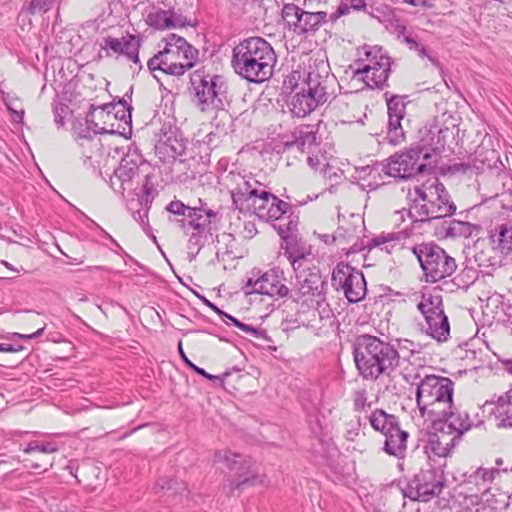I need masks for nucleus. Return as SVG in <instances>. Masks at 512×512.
I'll list each match as a JSON object with an SVG mask.
<instances>
[{"instance_id": "obj_52", "label": "nucleus", "mask_w": 512, "mask_h": 512, "mask_svg": "<svg viewBox=\"0 0 512 512\" xmlns=\"http://www.w3.org/2000/svg\"><path fill=\"white\" fill-rule=\"evenodd\" d=\"M300 13H303V9L299 8L295 4H286L282 9V14L284 20L288 23L289 26L297 25V18L300 17Z\"/></svg>"}, {"instance_id": "obj_6", "label": "nucleus", "mask_w": 512, "mask_h": 512, "mask_svg": "<svg viewBox=\"0 0 512 512\" xmlns=\"http://www.w3.org/2000/svg\"><path fill=\"white\" fill-rule=\"evenodd\" d=\"M165 46L148 60L147 66L151 72L161 71L171 76H182L194 67L199 51L187 40L174 33L163 38Z\"/></svg>"}, {"instance_id": "obj_21", "label": "nucleus", "mask_w": 512, "mask_h": 512, "mask_svg": "<svg viewBox=\"0 0 512 512\" xmlns=\"http://www.w3.org/2000/svg\"><path fill=\"white\" fill-rule=\"evenodd\" d=\"M432 421L438 422L442 428L451 433L458 441L473 426L469 414L466 411L455 410L453 403L445 417H435Z\"/></svg>"}, {"instance_id": "obj_39", "label": "nucleus", "mask_w": 512, "mask_h": 512, "mask_svg": "<svg viewBox=\"0 0 512 512\" xmlns=\"http://www.w3.org/2000/svg\"><path fill=\"white\" fill-rule=\"evenodd\" d=\"M154 489L156 493L164 492L168 495H177L184 492L187 489V486L184 482L179 481L177 478L161 477L157 480Z\"/></svg>"}, {"instance_id": "obj_26", "label": "nucleus", "mask_w": 512, "mask_h": 512, "mask_svg": "<svg viewBox=\"0 0 512 512\" xmlns=\"http://www.w3.org/2000/svg\"><path fill=\"white\" fill-rule=\"evenodd\" d=\"M492 413L498 421V426L503 428H512V388L492 400Z\"/></svg>"}, {"instance_id": "obj_55", "label": "nucleus", "mask_w": 512, "mask_h": 512, "mask_svg": "<svg viewBox=\"0 0 512 512\" xmlns=\"http://www.w3.org/2000/svg\"><path fill=\"white\" fill-rule=\"evenodd\" d=\"M5 105L8 111L12 114L13 120L16 122H22L24 117V109L21 107L19 101L12 100L10 102H5Z\"/></svg>"}, {"instance_id": "obj_15", "label": "nucleus", "mask_w": 512, "mask_h": 512, "mask_svg": "<svg viewBox=\"0 0 512 512\" xmlns=\"http://www.w3.org/2000/svg\"><path fill=\"white\" fill-rule=\"evenodd\" d=\"M443 485L444 472L441 469H422L410 481L404 495L414 501L427 502L441 493Z\"/></svg>"}, {"instance_id": "obj_42", "label": "nucleus", "mask_w": 512, "mask_h": 512, "mask_svg": "<svg viewBox=\"0 0 512 512\" xmlns=\"http://www.w3.org/2000/svg\"><path fill=\"white\" fill-rule=\"evenodd\" d=\"M496 181L501 183L503 188L508 186V191H503L500 196L503 207L512 210V171L498 173Z\"/></svg>"}, {"instance_id": "obj_16", "label": "nucleus", "mask_w": 512, "mask_h": 512, "mask_svg": "<svg viewBox=\"0 0 512 512\" xmlns=\"http://www.w3.org/2000/svg\"><path fill=\"white\" fill-rule=\"evenodd\" d=\"M414 190L421 201L430 203V211L426 215L440 219L455 212L456 206L449 200L448 192L438 179H435L429 186L415 187Z\"/></svg>"}, {"instance_id": "obj_25", "label": "nucleus", "mask_w": 512, "mask_h": 512, "mask_svg": "<svg viewBox=\"0 0 512 512\" xmlns=\"http://www.w3.org/2000/svg\"><path fill=\"white\" fill-rule=\"evenodd\" d=\"M498 159V154L494 149H485L484 147H478L475 151L473 159L467 162H459L452 165L451 169L453 172L466 173L468 171L476 170L483 171L485 167L491 168L492 162Z\"/></svg>"}, {"instance_id": "obj_61", "label": "nucleus", "mask_w": 512, "mask_h": 512, "mask_svg": "<svg viewBox=\"0 0 512 512\" xmlns=\"http://www.w3.org/2000/svg\"><path fill=\"white\" fill-rule=\"evenodd\" d=\"M151 206H141L140 209L133 213V218L143 227L148 225V213Z\"/></svg>"}, {"instance_id": "obj_32", "label": "nucleus", "mask_w": 512, "mask_h": 512, "mask_svg": "<svg viewBox=\"0 0 512 512\" xmlns=\"http://www.w3.org/2000/svg\"><path fill=\"white\" fill-rule=\"evenodd\" d=\"M354 183H356L362 191L369 189L374 190L379 186L380 169L378 166L367 164L362 167L355 168Z\"/></svg>"}, {"instance_id": "obj_18", "label": "nucleus", "mask_w": 512, "mask_h": 512, "mask_svg": "<svg viewBox=\"0 0 512 512\" xmlns=\"http://www.w3.org/2000/svg\"><path fill=\"white\" fill-rule=\"evenodd\" d=\"M388 110L387 140L392 145L401 144L405 140L404 130L401 126V120L406 113V104L404 98L398 95L385 93Z\"/></svg>"}, {"instance_id": "obj_22", "label": "nucleus", "mask_w": 512, "mask_h": 512, "mask_svg": "<svg viewBox=\"0 0 512 512\" xmlns=\"http://www.w3.org/2000/svg\"><path fill=\"white\" fill-rule=\"evenodd\" d=\"M186 145L182 139H178L176 133L169 129H161L160 138L155 145V154L162 162H170L184 154Z\"/></svg>"}, {"instance_id": "obj_9", "label": "nucleus", "mask_w": 512, "mask_h": 512, "mask_svg": "<svg viewBox=\"0 0 512 512\" xmlns=\"http://www.w3.org/2000/svg\"><path fill=\"white\" fill-rule=\"evenodd\" d=\"M153 171L152 165L143 157L137 147H129L121 158L113 175L110 176V187L117 193L124 196V193L133 192L138 195L137 190L143 177Z\"/></svg>"}, {"instance_id": "obj_4", "label": "nucleus", "mask_w": 512, "mask_h": 512, "mask_svg": "<svg viewBox=\"0 0 512 512\" xmlns=\"http://www.w3.org/2000/svg\"><path fill=\"white\" fill-rule=\"evenodd\" d=\"M398 362V351L378 337L361 334L354 339V364L364 379L376 380L389 374Z\"/></svg>"}, {"instance_id": "obj_63", "label": "nucleus", "mask_w": 512, "mask_h": 512, "mask_svg": "<svg viewBox=\"0 0 512 512\" xmlns=\"http://www.w3.org/2000/svg\"><path fill=\"white\" fill-rule=\"evenodd\" d=\"M489 294V291L487 292ZM486 297L485 299V307L489 308L490 306L498 307V304L501 303L502 295L498 294L497 292H494L492 295H484Z\"/></svg>"}, {"instance_id": "obj_12", "label": "nucleus", "mask_w": 512, "mask_h": 512, "mask_svg": "<svg viewBox=\"0 0 512 512\" xmlns=\"http://www.w3.org/2000/svg\"><path fill=\"white\" fill-rule=\"evenodd\" d=\"M215 459L217 462L223 463L232 473L225 484L228 494L232 495L235 491H242L258 481L250 457L233 453L230 450H220L216 452Z\"/></svg>"}, {"instance_id": "obj_54", "label": "nucleus", "mask_w": 512, "mask_h": 512, "mask_svg": "<svg viewBox=\"0 0 512 512\" xmlns=\"http://www.w3.org/2000/svg\"><path fill=\"white\" fill-rule=\"evenodd\" d=\"M473 229V225L468 222H454L449 228L447 233L451 236H464L467 237L471 235Z\"/></svg>"}, {"instance_id": "obj_38", "label": "nucleus", "mask_w": 512, "mask_h": 512, "mask_svg": "<svg viewBox=\"0 0 512 512\" xmlns=\"http://www.w3.org/2000/svg\"><path fill=\"white\" fill-rule=\"evenodd\" d=\"M178 352H179V355L180 357L182 358V360L184 361V363L191 369L193 370L195 373H197L198 375H201L203 376L204 378L208 379V380H211L213 381L214 383H217V384H223L224 380L230 375V372L226 371L224 372L223 374L221 375H212L208 372H206L203 368L195 365L188 357L187 355L185 354L184 350H183V346H182V341H179L178 343Z\"/></svg>"}, {"instance_id": "obj_50", "label": "nucleus", "mask_w": 512, "mask_h": 512, "mask_svg": "<svg viewBox=\"0 0 512 512\" xmlns=\"http://www.w3.org/2000/svg\"><path fill=\"white\" fill-rule=\"evenodd\" d=\"M479 273L473 267L464 268L461 273L457 276L458 282L456 283L458 288H469L474 284L475 280L478 278Z\"/></svg>"}, {"instance_id": "obj_43", "label": "nucleus", "mask_w": 512, "mask_h": 512, "mask_svg": "<svg viewBox=\"0 0 512 512\" xmlns=\"http://www.w3.org/2000/svg\"><path fill=\"white\" fill-rule=\"evenodd\" d=\"M296 294L292 295L295 301L304 298L302 305L306 304L307 307L319 306L320 302L324 300V290H295Z\"/></svg>"}, {"instance_id": "obj_5", "label": "nucleus", "mask_w": 512, "mask_h": 512, "mask_svg": "<svg viewBox=\"0 0 512 512\" xmlns=\"http://www.w3.org/2000/svg\"><path fill=\"white\" fill-rule=\"evenodd\" d=\"M166 210L183 217L177 220V224L188 237L189 249L195 248L196 252L212 241L218 231L220 217L219 213L213 209H190V206L182 201L173 200L167 205Z\"/></svg>"}, {"instance_id": "obj_30", "label": "nucleus", "mask_w": 512, "mask_h": 512, "mask_svg": "<svg viewBox=\"0 0 512 512\" xmlns=\"http://www.w3.org/2000/svg\"><path fill=\"white\" fill-rule=\"evenodd\" d=\"M448 129H441L437 126L427 128L424 127L419 130L420 136V145L417 146L419 150H424L429 152V156L431 155V151L435 152L440 150L445 143V133Z\"/></svg>"}, {"instance_id": "obj_62", "label": "nucleus", "mask_w": 512, "mask_h": 512, "mask_svg": "<svg viewBox=\"0 0 512 512\" xmlns=\"http://www.w3.org/2000/svg\"><path fill=\"white\" fill-rule=\"evenodd\" d=\"M241 331L248 333L256 338H260L263 335V331L259 330L258 328H255L253 326H250L248 324H245L243 322H240L238 327Z\"/></svg>"}, {"instance_id": "obj_40", "label": "nucleus", "mask_w": 512, "mask_h": 512, "mask_svg": "<svg viewBox=\"0 0 512 512\" xmlns=\"http://www.w3.org/2000/svg\"><path fill=\"white\" fill-rule=\"evenodd\" d=\"M497 474H499L498 469L479 467L469 475L468 482L486 489V486L493 482Z\"/></svg>"}, {"instance_id": "obj_59", "label": "nucleus", "mask_w": 512, "mask_h": 512, "mask_svg": "<svg viewBox=\"0 0 512 512\" xmlns=\"http://www.w3.org/2000/svg\"><path fill=\"white\" fill-rule=\"evenodd\" d=\"M219 113L220 111L216 112V115L212 119L211 124L216 128V133L226 135V123L230 120L231 116L229 115L227 119H221Z\"/></svg>"}, {"instance_id": "obj_11", "label": "nucleus", "mask_w": 512, "mask_h": 512, "mask_svg": "<svg viewBox=\"0 0 512 512\" xmlns=\"http://www.w3.org/2000/svg\"><path fill=\"white\" fill-rule=\"evenodd\" d=\"M413 254L418 259L427 282L435 283L452 275L456 261L444 249L433 243H423L414 246Z\"/></svg>"}, {"instance_id": "obj_37", "label": "nucleus", "mask_w": 512, "mask_h": 512, "mask_svg": "<svg viewBox=\"0 0 512 512\" xmlns=\"http://www.w3.org/2000/svg\"><path fill=\"white\" fill-rule=\"evenodd\" d=\"M331 280L335 288H352V267L348 263H339L333 270Z\"/></svg>"}, {"instance_id": "obj_10", "label": "nucleus", "mask_w": 512, "mask_h": 512, "mask_svg": "<svg viewBox=\"0 0 512 512\" xmlns=\"http://www.w3.org/2000/svg\"><path fill=\"white\" fill-rule=\"evenodd\" d=\"M231 196L233 205L241 213H254L259 218L266 214L270 203L277 200V196L254 178L242 179L232 190Z\"/></svg>"}, {"instance_id": "obj_1", "label": "nucleus", "mask_w": 512, "mask_h": 512, "mask_svg": "<svg viewBox=\"0 0 512 512\" xmlns=\"http://www.w3.org/2000/svg\"><path fill=\"white\" fill-rule=\"evenodd\" d=\"M328 64L323 61L309 65L307 70H294L283 81V90L290 94L287 105L291 113L303 118L328 100Z\"/></svg>"}, {"instance_id": "obj_41", "label": "nucleus", "mask_w": 512, "mask_h": 512, "mask_svg": "<svg viewBox=\"0 0 512 512\" xmlns=\"http://www.w3.org/2000/svg\"><path fill=\"white\" fill-rule=\"evenodd\" d=\"M236 249L237 242L232 234L223 233L220 237L217 236V256L222 254L230 259L237 258Z\"/></svg>"}, {"instance_id": "obj_64", "label": "nucleus", "mask_w": 512, "mask_h": 512, "mask_svg": "<svg viewBox=\"0 0 512 512\" xmlns=\"http://www.w3.org/2000/svg\"><path fill=\"white\" fill-rule=\"evenodd\" d=\"M366 405H367L366 392L365 391L357 392L356 397L354 399V406L357 409H364ZM368 406H370V405L368 404Z\"/></svg>"}, {"instance_id": "obj_29", "label": "nucleus", "mask_w": 512, "mask_h": 512, "mask_svg": "<svg viewBox=\"0 0 512 512\" xmlns=\"http://www.w3.org/2000/svg\"><path fill=\"white\" fill-rule=\"evenodd\" d=\"M293 137L294 141L287 143V145H295L302 152H312L321 142V137L318 136L314 126L311 125L300 126L294 131Z\"/></svg>"}, {"instance_id": "obj_31", "label": "nucleus", "mask_w": 512, "mask_h": 512, "mask_svg": "<svg viewBox=\"0 0 512 512\" xmlns=\"http://www.w3.org/2000/svg\"><path fill=\"white\" fill-rule=\"evenodd\" d=\"M351 102L352 95L350 92H341L336 95L331 102L329 113L335 124L350 123L351 120Z\"/></svg>"}, {"instance_id": "obj_8", "label": "nucleus", "mask_w": 512, "mask_h": 512, "mask_svg": "<svg viewBox=\"0 0 512 512\" xmlns=\"http://www.w3.org/2000/svg\"><path fill=\"white\" fill-rule=\"evenodd\" d=\"M390 58L377 46L364 45L354 53V80L369 88H381L388 80Z\"/></svg>"}, {"instance_id": "obj_3", "label": "nucleus", "mask_w": 512, "mask_h": 512, "mask_svg": "<svg viewBox=\"0 0 512 512\" xmlns=\"http://www.w3.org/2000/svg\"><path fill=\"white\" fill-rule=\"evenodd\" d=\"M277 63L271 44L262 37H250L237 44L232 51L234 72L250 83L269 80Z\"/></svg>"}, {"instance_id": "obj_45", "label": "nucleus", "mask_w": 512, "mask_h": 512, "mask_svg": "<svg viewBox=\"0 0 512 512\" xmlns=\"http://www.w3.org/2000/svg\"><path fill=\"white\" fill-rule=\"evenodd\" d=\"M291 209V205L279 199L275 202H271L270 206L266 209V214L263 215V219L267 220H279L284 214H286Z\"/></svg>"}, {"instance_id": "obj_7", "label": "nucleus", "mask_w": 512, "mask_h": 512, "mask_svg": "<svg viewBox=\"0 0 512 512\" xmlns=\"http://www.w3.org/2000/svg\"><path fill=\"white\" fill-rule=\"evenodd\" d=\"M190 83L201 112L220 111L221 119L228 118L226 109L230 103L227 80L222 75H210L199 71L191 74Z\"/></svg>"}, {"instance_id": "obj_47", "label": "nucleus", "mask_w": 512, "mask_h": 512, "mask_svg": "<svg viewBox=\"0 0 512 512\" xmlns=\"http://www.w3.org/2000/svg\"><path fill=\"white\" fill-rule=\"evenodd\" d=\"M429 205L428 201L423 202L419 198L415 199L414 204L410 208V215L415 218V221L433 220L434 218L431 215H425L430 211Z\"/></svg>"}, {"instance_id": "obj_14", "label": "nucleus", "mask_w": 512, "mask_h": 512, "mask_svg": "<svg viewBox=\"0 0 512 512\" xmlns=\"http://www.w3.org/2000/svg\"><path fill=\"white\" fill-rule=\"evenodd\" d=\"M427 159H429L428 151L412 147L403 153L391 156L386 166V173L402 179L423 174L431 168L426 164Z\"/></svg>"}, {"instance_id": "obj_13", "label": "nucleus", "mask_w": 512, "mask_h": 512, "mask_svg": "<svg viewBox=\"0 0 512 512\" xmlns=\"http://www.w3.org/2000/svg\"><path fill=\"white\" fill-rule=\"evenodd\" d=\"M417 308L423 314L426 323V333L439 342L447 340L450 334V325L444 313L442 297L423 292Z\"/></svg>"}, {"instance_id": "obj_57", "label": "nucleus", "mask_w": 512, "mask_h": 512, "mask_svg": "<svg viewBox=\"0 0 512 512\" xmlns=\"http://www.w3.org/2000/svg\"><path fill=\"white\" fill-rule=\"evenodd\" d=\"M345 1H348V0H345ZM352 7V0H350V2H341L336 11L333 12L331 15H330V20L335 22L337 19H339L341 16H344V15H347L349 14L350 12V9Z\"/></svg>"}, {"instance_id": "obj_23", "label": "nucleus", "mask_w": 512, "mask_h": 512, "mask_svg": "<svg viewBox=\"0 0 512 512\" xmlns=\"http://www.w3.org/2000/svg\"><path fill=\"white\" fill-rule=\"evenodd\" d=\"M436 430V432L428 435V441L424 446V450L429 458H431L432 454L437 457L445 458L456 446L458 440L441 426L436 428Z\"/></svg>"}, {"instance_id": "obj_24", "label": "nucleus", "mask_w": 512, "mask_h": 512, "mask_svg": "<svg viewBox=\"0 0 512 512\" xmlns=\"http://www.w3.org/2000/svg\"><path fill=\"white\" fill-rule=\"evenodd\" d=\"M259 285V288H287L284 271L279 267H272L267 271L254 268L247 278L246 288Z\"/></svg>"}, {"instance_id": "obj_51", "label": "nucleus", "mask_w": 512, "mask_h": 512, "mask_svg": "<svg viewBox=\"0 0 512 512\" xmlns=\"http://www.w3.org/2000/svg\"><path fill=\"white\" fill-rule=\"evenodd\" d=\"M53 2L54 0H31L27 8L23 7V10L31 15L44 14L51 9Z\"/></svg>"}, {"instance_id": "obj_33", "label": "nucleus", "mask_w": 512, "mask_h": 512, "mask_svg": "<svg viewBox=\"0 0 512 512\" xmlns=\"http://www.w3.org/2000/svg\"><path fill=\"white\" fill-rule=\"evenodd\" d=\"M146 22L150 27L159 30L182 26L181 23L174 20V14L171 11L160 8L149 12Z\"/></svg>"}, {"instance_id": "obj_20", "label": "nucleus", "mask_w": 512, "mask_h": 512, "mask_svg": "<svg viewBox=\"0 0 512 512\" xmlns=\"http://www.w3.org/2000/svg\"><path fill=\"white\" fill-rule=\"evenodd\" d=\"M99 45L106 52L107 57H110L112 54L125 55L135 64L140 62V41L134 35H129L122 39L106 36L102 38Z\"/></svg>"}, {"instance_id": "obj_2", "label": "nucleus", "mask_w": 512, "mask_h": 512, "mask_svg": "<svg viewBox=\"0 0 512 512\" xmlns=\"http://www.w3.org/2000/svg\"><path fill=\"white\" fill-rule=\"evenodd\" d=\"M403 378L416 387V403L422 417H445L453 402L454 382L450 378L415 367L405 368Z\"/></svg>"}, {"instance_id": "obj_56", "label": "nucleus", "mask_w": 512, "mask_h": 512, "mask_svg": "<svg viewBox=\"0 0 512 512\" xmlns=\"http://www.w3.org/2000/svg\"><path fill=\"white\" fill-rule=\"evenodd\" d=\"M350 238V228L339 225L336 231L333 233L331 241H336L337 244H343L348 242Z\"/></svg>"}, {"instance_id": "obj_34", "label": "nucleus", "mask_w": 512, "mask_h": 512, "mask_svg": "<svg viewBox=\"0 0 512 512\" xmlns=\"http://www.w3.org/2000/svg\"><path fill=\"white\" fill-rule=\"evenodd\" d=\"M99 108L102 110L100 112L102 117H110L112 114L115 119H119L125 123L131 122L132 107L128 105L125 99H119L117 102L104 104Z\"/></svg>"}, {"instance_id": "obj_58", "label": "nucleus", "mask_w": 512, "mask_h": 512, "mask_svg": "<svg viewBox=\"0 0 512 512\" xmlns=\"http://www.w3.org/2000/svg\"><path fill=\"white\" fill-rule=\"evenodd\" d=\"M289 293V290H282V289H279V290H248L246 292V295H267V296H270V297H274V296H277L278 298H282V297H285L287 296Z\"/></svg>"}, {"instance_id": "obj_28", "label": "nucleus", "mask_w": 512, "mask_h": 512, "mask_svg": "<svg viewBox=\"0 0 512 512\" xmlns=\"http://www.w3.org/2000/svg\"><path fill=\"white\" fill-rule=\"evenodd\" d=\"M397 237L394 233L380 234L378 236H370L365 233L363 236L354 243V253L365 249L371 250L375 247H380L381 250H385L390 253L395 247Z\"/></svg>"}, {"instance_id": "obj_36", "label": "nucleus", "mask_w": 512, "mask_h": 512, "mask_svg": "<svg viewBox=\"0 0 512 512\" xmlns=\"http://www.w3.org/2000/svg\"><path fill=\"white\" fill-rule=\"evenodd\" d=\"M155 170L148 173V177H143L140 183L141 194L139 197L138 204L140 206H151L153 200L158 195V191L155 187Z\"/></svg>"}, {"instance_id": "obj_35", "label": "nucleus", "mask_w": 512, "mask_h": 512, "mask_svg": "<svg viewBox=\"0 0 512 512\" xmlns=\"http://www.w3.org/2000/svg\"><path fill=\"white\" fill-rule=\"evenodd\" d=\"M366 419L374 430L380 431L384 436L398 424V419L394 415L387 414L383 410H375Z\"/></svg>"}, {"instance_id": "obj_49", "label": "nucleus", "mask_w": 512, "mask_h": 512, "mask_svg": "<svg viewBox=\"0 0 512 512\" xmlns=\"http://www.w3.org/2000/svg\"><path fill=\"white\" fill-rule=\"evenodd\" d=\"M354 10H364L371 17L377 19L379 22H383L387 16L390 14V9L387 6L384 7H373L370 6L369 9L363 0L360 1L359 4L354 3Z\"/></svg>"}, {"instance_id": "obj_46", "label": "nucleus", "mask_w": 512, "mask_h": 512, "mask_svg": "<svg viewBox=\"0 0 512 512\" xmlns=\"http://www.w3.org/2000/svg\"><path fill=\"white\" fill-rule=\"evenodd\" d=\"M497 239L500 248L508 253L512 250V219L498 227Z\"/></svg>"}, {"instance_id": "obj_48", "label": "nucleus", "mask_w": 512, "mask_h": 512, "mask_svg": "<svg viewBox=\"0 0 512 512\" xmlns=\"http://www.w3.org/2000/svg\"><path fill=\"white\" fill-rule=\"evenodd\" d=\"M23 451L27 454H30L33 452L51 454V453H55L58 451V446L55 442L31 441L27 444V446L23 449Z\"/></svg>"}, {"instance_id": "obj_44", "label": "nucleus", "mask_w": 512, "mask_h": 512, "mask_svg": "<svg viewBox=\"0 0 512 512\" xmlns=\"http://www.w3.org/2000/svg\"><path fill=\"white\" fill-rule=\"evenodd\" d=\"M297 25H295L294 31L297 34H306L309 32H314L318 29V24L313 17L312 12L304 11L300 13V17L297 18Z\"/></svg>"}, {"instance_id": "obj_19", "label": "nucleus", "mask_w": 512, "mask_h": 512, "mask_svg": "<svg viewBox=\"0 0 512 512\" xmlns=\"http://www.w3.org/2000/svg\"><path fill=\"white\" fill-rule=\"evenodd\" d=\"M285 254L296 273L297 283L301 286L300 288H319V286L323 288L324 281L321 279L319 269L316 267L310 268L307 265L303 252L287 249Z\"/></svg>"}, {"instance_id": "obj_60", "label": "nucleus", "mask_w": 512, "mask_h": 512, "mask_svg": "<svg viewBox=\"0 0 512 512\" xmlns=\"http://www.w3.org/2000/svg\"><path fill=\"white\" fill-rule=\"evenodd\" d=\"M275 228L277 229L278 234L281 236V238L286 242V250L289 249L291 251H295L293 248L288 247V245H290L291 241L293 240L292 228L285 227V224H279L278 226H275Z\"/></svg>"}, {"instance_id": "obj_17", "label": "nucleus", "mask_w": 512, "mask_h": 512, "mask_svg": "<svg viewBox=\"0 0 512 512\" xmlns=\"http://www.w3.org/2000/svg\"><path fill=\"white\" fill-rule=\"evenodd\" d=\"M504 248H500L497 234H492L489 239H477L466 251V258L479 267L494 266L499 262L501 254H507Z\"/></svg>"}, {"instance_id": "obj_53", "label": "nucleus", "mask_w": 512, "mask_h": 512, "mask_svg": "<svg viewBox=\"0 0 512 512\" xmlns=\"http://www.w3.org/2000/svg\"><path fill=\"white\" fill-rule=\"evenodd\" d=\"M96 106L91 104L89 110L86 115V125L89 131H92L93 134H108L113 133L114 131L111 129H107L105 127H99L98 124L93 120L94 112L96 111Z\"/></svg>"}, {"instance_id": "obj_27", "label": "nucleus", "mask_w": 512, "mask_h": 512, "mask_svg": "<svg viewBox=\"0 0 512 512\" xmlns=\"http://www.w3.org/2000/svg\"><path fill=\"white\" fill-rule=\"evenodd\" d=\"M408 432L400 429L396 424L386 435L384 451L399 459L403 458L407 448Z\"/></svg>"}]
</instances>
